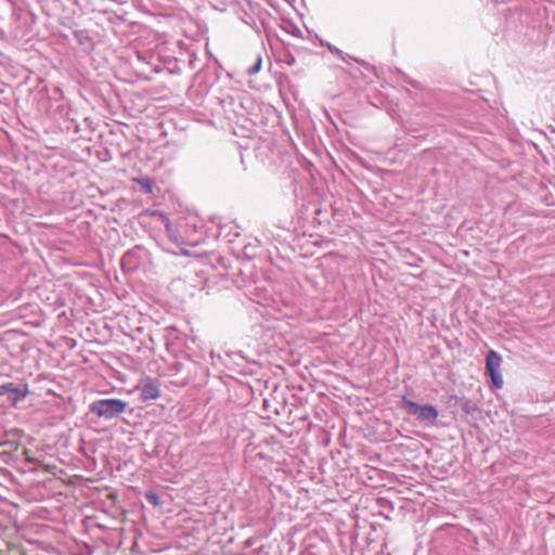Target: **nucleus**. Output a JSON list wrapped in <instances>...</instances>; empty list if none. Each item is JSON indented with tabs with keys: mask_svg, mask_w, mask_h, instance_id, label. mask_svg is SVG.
<instances>
[{
	"mask_svg": "<svg viewBox=\"0 0 555 555\" xmlns=\"http://www.w3.org/2000/svg\"><path fill=\"white\" fill-rule=\"evenodd\" d=\"M127 408V402L120 399H101L90 404V411L106 420L121 414Z\"/></svg>",
	"mask_w": 555,
	"mask_h": 555,
	"instance_id": "nucleus-1",
	"label": "nucleus"
},
{
	"mask_svg": "<svg viewBox=\"0 0 555 555\" xmlns=\"http://www.w3.org/2000/svg\"><path fill=\"white\" fill-rule=\"evenodd\" d=\"M403 408L418 421L434 425L438 417V410L431 404L421 405L406 397L402 398Z\"/></svg>",
	"mask_w": 555,
	"mask_h": 555,
	"instance_id": "nucleus-2",
	"label": "nucleus"
},
{
	"mask_svg": "<svg viewBox=\"0 0 555 555\" xmlns=\"http://www.w3.org/2000/svg\"><path fill=\"white\" fill-rule=\"evenodd\" d=\"M502 362H503L502 356L498 351L490 350L488 352L487 359H486V369H487L488 373L490 374L491 382H492L493 386L496 389H501L504 384L502 372H501Z\"/></svg>",
	"mask_w": 555,
	"mask_h": 555,
	"instance_id": "nucleus-3",
	"label": "nucleus"
},
{
	"mask_svg": "<svg viewBox=\"0 0 555 555\" xmlns=\"http://www.w3.org/2000/svg\"><path fill=\"white\" fill-rule=\"evenodd\" d=\"M0 395H7L8 400L16 405L21 400L25 399L28 395V386H17L13 383L3 384L0 386Z\"/></svg>",
	"mask_w": 555,
	"mask_h": 555,
	"instance_id": "nucleus-4",
	"label": "nucleus"
},
{
	"mask_svg": "<svg viewBox=\"0 0 555 555\" xmlns=\"http://www.w3.org/2000/svg\"><path fill=\"white\" fill-rule=\"evenodd\" d=\"M138 389H140L142 401L155 400L160 396L159 382L157 379L147 378L138 386Z\"/></svg>",
	"mask_w": 555,
	"mask_h": 555,
	"instance_id": "nucleus-5",
	"label": "nucleus"
},
{
	"mask_svg": "<svg viewBox=\"0 0 555 555\" xmlns=\"http://www.w3.org/2000/svg\"><path fill=\"white\" fill-rule=\"evenodd\" d=\"M134 181L141 184L146 193H151L153 191L152 182L149 179L135 178Z\"/></svg>",
	"mask_w": 555,
	"mask_h": 555,
	"instance_id": "nucleus-6",
	"label": "nucleus"
},
{
	"mask_svg": "<svg viewBox=\"0 0 555 555\" xmlns=\"http://www.w3.org/2000/svg\"><path fill=\"white\" fill-rule=\"evenodd\" d=\"M145 498L150 503H152L155 506H158L160 504V498L155 492H147L145 494Z\"/></svg>",
	"mask_w": 555,
	"mask_h": 555,
	"instance_id": "nucleus-7",
	"label": "nucleus"
},
{
	"mask_svg": "<svg viewBox=\"0 0 555 555\" xmlns=\"http://www.w3.org/2000/svg\"><path fill=\"white\" fill-rule=\"evenodd\" d=\"M261 63H262V60H261V57H260V56H258V57H257L256 63H255L251 67H249V68L247 69V73H248L249 75H255V74H257V73L260 70V68H261Z\"/></svg>",
	"mask_w": 555,
	"mask_h": 555,
	"instance_id": "nucleus-8",
	"label": "nucleus"
},
{
	"mask_svg": "<svg viewBox=\"0 0 555 555\" xmlns=\"http://www.w3.org/2000/svg\"><path fill=\"white\" fill-rule=\"evenodd\" d=\"M327 48L330 49V51H331L332 53H335V54H336V55H338L343 61H346L347 55H346L341 50H339L337 47L332 46V44H327Z\"/></svg>",
	"mask_w": 555,
	"mask_h": 555,
	"instance_id": "nucleus-9",
	"label": "nucleus"
}]
</instances>
